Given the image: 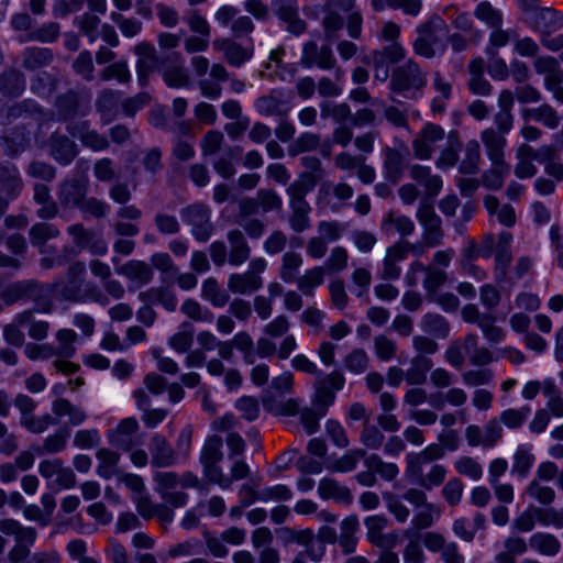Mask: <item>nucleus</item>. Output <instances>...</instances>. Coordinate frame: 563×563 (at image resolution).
Masks as SVG:
<instances>
[{
    "instance_id": "nucleus-29",
    "label": "nucleus",
    "mask_w": 563,
    "mask_h": 563,
    "mask_svg": "<svg viewBox=\"0 0 563 563\" xmlns=\"http://www.w3.org/2000/svg\"><path fill=\"white\" fill-rule=\"evenodd\" d=\"M23 189V180L18 167L10 162L0 163V191L4 198L15 199Z\"/></svg>"
},
{
    "instance_id": "nucleus-1",
    "label": "nucleus",
    "mask_w": 563,
    "mask_h": 563,
    "mask_svg": "<svg viewBox=\"0 0 563 563\" xmlns=\"http://www.w3.org/2000/svg\"><path fill=\"white\" fill-rule=\"evenodd\" d=\"M59 296L69 302H96L108 305L109 299L101 288L86 278V264L81 261L71 263L66 272V280L55 283Z\"/></svg>"
},
{
    "instance_id": "nucleus-33",
    "label": "nucleus",
    "mask_w": 563,
    "mask_h": 563,
    "mask_svg": "<svg viewBox=\"0 0 563 563\" xmlns=\"http://www.w3.org/2000/svg\"><path fill=\"white\" fill-rule=\"evenodd\" d=\"M213 46L223 53V57L229 65L236 68L241 67L252 57V51L228 38L214 41Z\"/></svg>"
},
{
    "instance_id": "nucleus-62",
    "label": "nucleus",
    "mask_w": 563,
    "mask_h": 563,
    "mask_svg": "<svg viewBox=\"0 0 563 563\" xmlns=\"http://www.w3.org/2000/svg\"><path fill=\"white\" fill-rule=\"evenodd\" d=\"M365 454L366 452L363 449L350 450L344 455L330 463L327 468L330 472H352L356 468L358 461L363 459Z\"/></svg>"
},
{
    "instance_id": "nucleus-59",
    "label": "nucleus",
    "mask_w": 563,
    "mask_h": 563,
    "mask_svg": "<svg viewBox=\"0 0 563 563\" xmlns=\"http://www.w3.org/2000/svg\"><path fill=\"white\" fill-rule=\"evenodd\" d=\"M57 345L54 346L55 357H73L76 353L77 333L71 329H60L56 332Z\"/></svg>"
},
{
    "instance_id": "nucleus-38",
    "label": "nucleus",
    "mask_w": 563,
    "mask_h": 563,
    "mask_svg": "<svg viewBox=\"0 0 563 563\" xmlns=\"http://www.w3.org/2000/svg\"><path fill=\"white\" fill-rule=\"evenodd\" d=\"M406 51L400 43H390L380 49H374L363 59L365 64H383L389 67L405 59Z\"/></svg>"
},
{
    "instance_id": "nucleus-11",
    "label": "nucleus",
    "mask_w": 563,
    "mask_h": 563,
    "mask_svg": "<svg viewBox=\"0 0 563 563\" xmlns=\"http://www.w3.org/2000/svg\"><path fill=\"white\" fill-rule=\"evenodd\" d=\"M88 179L85 177H67L57 185L56 198L64 210L78 209L88 195Z\"/></svg>"
},
{
    "instance_id": "nucleus-30",
    "label": "nucleus",
    "mask_w": 563,
    "mask_h": 563,
    "mask_svg": "<svg viewBox=\"0 0 563 563\" xmlns=\"http://www.w3.org/2000/svg\"><path fill=\"white\" fill-rule=\"evenodd\" d=\"M33 200L40 206L36 210V216L40 219L52 220L58 216L60 210L59 203L53 199L47 185L42 183L34 184Z\"/></svg>"
},
{
    "instance_id": "nucleus-14",
    "label": "nucleus",
    "mask_w": 563,
    "mask_h": 563,
    "mask_svg": "<svg viewBox=\"0 0 563 563\" xmlns=\"http://www.w3.org/2000/svg\"><path fill=\"white\" fill-rule=\"evenodd\" d=\"M38 473L49 481L52 487L57 489H69L76 485L74 471L64 465L60 459L43 460L38 464Z\"/></svg>"
},
{
    "instance_id": "nucleus-27",
    "label": "nucleus",
    "mask_w": 563,
    "mask_h": 563,
    "mask_svg": "<svg viewBox=\"0 0 563 563\" xmlns=\"http://www.w3.org/2000/svg\"><path fill=\"white\" fill-rule=\"evenodd\" d=\"M48 147L52 157L60 165H69L78 154L77 144L58 132L49 136Z\"/></svg>"
},
{
    "instance_id": "nucleus-41",
    "label": "nucleus",
    "mask_w": 563,
    "mask_h": 563,
    "mask_svg": "<svg viewBox=\"0 0 563 563\" xmlns=\"http://www.w3.org/2000/svg\"><path fill=\"white\" fill-rule=\"evenodd\" d=\"M433 362L426 355H415L410 367L406 371V382L409 385H422L427 382V374L432 369Z\"/></svg>"
},
{
    "instance_id": "nucleus-57",
    "label": "nucleus",
    "mask_w": 563,
    "mask_h": 563,
    "mask_svg": "<svg viewBox=\"0 0 563 563\" xmlns=\"http://www.w3.org/2000/svg\"><path fill=\"white\" fill-rule=\"evenodd\" d=\"M542 391L548 398L544 409L550 412V416L563 418V396L556 385L550 379L544 380Z\"/></svg>"
},
{
    "instance_id": "nucleus-31",
    "label": "nucleus",
    "mask_w": 563,
    "mask_h": 563,
    "mask_svg": "<svg viewBox=\"0 0 563 563\" xmlns=\"http://www.w3.org/2000/svg\"><path fill=\"white\" fill-rule=\"evenodd\" d=\"M405 260V250L401 245H396L395 243L388 246L383 258L379 278L383 280L398 279L401 274V267L399 264Z\"/></svg>"
},
{
    "instance_id": "nucleus-43",
    "label": "nucleus",
    "mask_w": 563,
    "mask_h": 563,
    "mask_svg": "<svg viewBox=\"0 0 563 563\" xmlns=\"http://www.w3.org/2000/svg\"><path fill=\"white\" fill-rule=\"evenodd\" d=\"M316 183L312 177L308 175H299L287 188L286 192L289 197V206L309 205L306 196L314 187Z\"/></svg>"
},
{
    "instance_id": "nucleus-21",
    "label": "nucleus",
    "mask_w": 563,
    "mask_h": 563,
    "mask_svg": "<svg viewBox=\"0 0 563 563\" xmlns=\"http://www.w3.org/2000/svg\"><path fill=\"white\" fill-rule=\"evenodd\" d=\"M89 96L86 98L75 90H68L58 96L55 108L60 120L68 121L76 115H85L88 111Z\"/></svg>"
},
{
    "instance_id": "nucleus-60",
    "label": "nucleus",
    "mask_w": 563,
    "mask_h": 563,
    "mask_svg": "<svg viewBox=\"0 0 563 563\" xmlns=\"http://www.w3.org/2000/svg\"><path fill=\"white\" fill-rule=\"evenodd\" d=\"M510 172L506 162L492 163V168L482 175L483 185L490 190H498L504 185V178Z\"/></svg>"
},
{
    "instance_id": "nucleus-9",
    "label": "nucleus",
    "mask_w": 563,
    "mask_h": 563,
    "mask_svg": "<svg viewBox=\"0 0 563 563\" xmlns=\"http://www.w3.org/2000/svg\"><path fill=\"white\" fill-rule=\"evenodd\" d=\"M267 262L263 257H255L249 263L246 272L231 274L228 278V288L233 294H251L263 286L261 274L266 269Z\"/></svg>"
},
{
    "instance_id": "nucleus-46",
    "label": "nucleus",
    "mask_w": 563,
    "mask_h": 563,
    "mask_svg": "<svg viewBox=\"0 0 563 563\" xmlns=\"http://www.w3.org/2000/svg\"><path fill=\"white\" fill-rule=\"evenodd\" d=\"M382 230L386 234H390L394 231L398 232L401 236L412 234L415 231L413 221L404 214H397L394 211H389L382 221Z\"/></svg>"
},
{
    "instance_id": "nucleus-52",
    "label": "nucleus",
    "mask_w": 563,
    "mask_h": 563,
    "mask_svg": "<svg viewBox=\"0 0 563 563\" xmlns=\"http://www.w3.org/2000/svg\"><path fill=\"white\" fill-rule=\"evenodd\" d=\"M25 88V79L22 73L11 69L0 75V95L18 97Z\"/></svg>"
},
{
    "instance_id": "nucleus-44",
    "label": "nucleus",
    "mask_w": 563,
    "mask_h": 563,
    "mask_svg": "<svg viewBox=\"0 0 563 563\" xmlns=\"http://www.w3.org/2000/svg\"><path fill=\"white\" fill-rule=\"evenodd\" d=\"M96 457L99 461L97 466V474L104 478L109 479L113 476L120 474L118 468V464L120 461V454L110 449L101 448L97 451Z\"/></svg>"
},
{
    "instance_id": "nucleus-16",
    "label": "nucleus",
    "mask_w": 563,
    "mask_h": 563,
    "mask_svg": "<svg viewBox=\"0 0 563 563\" xmlns=\"http://www.w3.org/2000/svg\"><path fill=\"white\" fill-rule=\"evenodd\" d=\"M445 137L444 130L434 123H427L412 141V151L416 158L430 159L437 150L438 142Z\"/></svg>"
},
{
    "instance_id": "nucleus-10",
    "label": "nucleus",
    "mask_w": 563,
    "mask_h": 563,
    "mask_svg": "<svg viewBox=\"0 0 563 563\" xmlns=\"http://www.w3.org/2000/svg\"><path fill=\"white\" fill-rule=\"evenodd\" d=\"M407 479L426 490L442 485L446 477V468L441 464L406 463Z\"/></svg>"
},
{
    "instance_id": "nucleus-58",
    "label": "nucleus",
    "mask_w": 563,
    "mask_h": 563,
    "mask_svg": "<svg viewBox=\"0 0 563 563\" xmlns=\"http://www.w3.org/2000/svg\"><path fill=\"white\" fill-rule=\"evenodd\" d=\"M474 16L490 29L501 26L504 20L503 12L489 1L479 2L474 9Z\"/></svg>"
},
{
    "instance_id": "nucleus-32",
    "label": "nucleus",
    "mask_w": 563,
    "mask_h": 563,
    "mask_svg": "<svg viewBox=\"0 0 563 563\" xmlns=\"http://www.w3.org/2000/svg\"><path fill=\"white\" fill-rule=\"evenodd\" d=\"M52 412L54 413L56 421L67 417V424L71 427L80 426L88 417L84 408L74 405L63 397L53 400Z\"/></svg>"
},
{
    "instance_id": "nucleus-51",
    "label": "nucleus",
    "mask_w": 563,
    "mask_h": 563,
    "mask_svg": "<svg viewBox=\"0 0 563 563\" xmlns=\"http://www.w3.org/2000/svg\"><path fill=\"white\" fill-rule=\"evenodd\" d=\"M432 87L438 93H440V96L433 98L431 101V110L433 113L441 114L445 111V101L451 98L452 85L450 81L445 80L439 71H435L433 75Z\"/></svg>"
},
{
    "instance_id": "nucleus-48",
    "label": "nucleus",
    "mask_w": 563,
    "mask_h": 563,
    "mask_svg": "<svg viewBox=\"0 0 563 563\" xmlns=\"http://www.w3.org/2000/svg\"><path fill=\"white\" fill-rule=\"evenodd\" d=\"M119 97V91L112 89H103L98 93L95 106L104 123H109L115 118Z\"/></svg>"
},
{
    "instance_id": "nucleus-19",
    "label": "nucleus",
    "mask_w": 563,
    "mask_h": 563,
    "mask_svg": "<svg viewBox=\"0 0 563 563\" xmlns=\"http://www.w3.org/2000/svg\"><path fill=\"white\" fill-rule=\"evenodd\" d=\"M255 110L263 117L284 118L291 109L289 100L280 89H272L267 95L258 97L254 102Z\"/></svg>"
},
{
    "instance_id": "nucleus-24",
    "label": "nucleus",
    "mask_w": 563,
    "mask_h": 563,
    "mask_svg": "<svg viewBox=\"0 0 563 563\" xmlns=\"http://www.w3.org/2000/svg\"><path fill=\"white\" fill-rule=\"evenodd\" d=\"M67 130L74 137H77L84 146L95 152L104 151L110 145L106 135L90 129L88 121L70 123Z\"/></svg>"
},
{
    "instance_id": "nucleus-42",
    "label": "nucleus",
    "mask_w": 563,
    "mask_h": 563,
    "mask_svg": "<svg viewBox=\"0 0 563 563\" xmlns=\"http://www.w3.org/2000/svg\"><path fill=\"white\" fill-rule=\"evenodd\" d=\"M481 146L477 140H470L463 147V158L459 172L464 175H475L479 170Z\"/></svg>"
},
{
    "instance_id": "nucleus-63",
    "label": "nucleus",
    "mask_w": 563,
    "mask_h": 563,
    "mask_svg": "<svg viewBox=\"0 0 563 563\" xmlns=\"http://www.w3.org/2000/svg\"><path fill=\"white\" fill-rule=\"evenodd\" d=\"M302 262V256L299 253L294 251L286 252L282 257L280 278L286 283L297 280V273Z\"/></svg>"
},
{
    "instance_id": "nucleus-34",
    "label": "nucleus",
    "mask_w": 563,
    "mask_h": 563,
    "mask_svg": "<svg viewBox=\"0 0 563 563\" xmlns=\"http://www.w3.org/2000/svg\"><path fill=\"white\" fill-rule=\"evenodd\" d=\"M318 495L323 500H334L344 505L352 503L351 490L331 477H323L318 485Z\"/></svg>"
},
{
    "instance_id": "nucleus-4",
    "label": "nucleus",
    "mask_w": 563,
    "mask_h": 563,
    "mask_svg": "<svg viewBox=\"0 0 563 563\" xmlns=\"http://www.w3.org/2000/svg\"><path fill=\"white\" fill-rule=\"evenodd\" d=\"M0 532L14 538V545L8 552L9 563H26L31 556L37 531L33 527H25L12 518L0 520Z\"/></svg>"
},
{
    "instance_id": "nucleus-50",
    "label": "nucleus",
    "mask_w": 563,
    "mask_h": 563,
    "mask_svg": "<svg viewBox=\"0 0 563 563\" xmlns=\"http://www.w3.org/2000/svg\"><path fill=\"white\" fill-rule=\"evenodd\" d=\"M461 150V143L456 131H452L448 135V144L440 152L435 166L440 169L453 167L459 162V152Z\"/></svg>"
},
{
    "instance_id": "nucleus-56",
    "label": "nucleus",
    "mask_w": 563,
    "mask_h": 563,
    "mask_svg": "<svg viewBox=\"0 0 563 563\" xmlns=\"http://www.w3.org/2000/svg\"><path fill=\"white\" fill-rule=\"evenodd\" d=\"M445 451L440 443H432L419 452L406 454L405 463L434 464L435 461L443 459Z\"/></svg>"
},
{
    "instance_id": "nucleus-5",
    "label": "nucleus",
    "mask_w": 563,
    "mask_h": 563,
    "mask_svg": "<svg viewBox=\"0 0 563 563\" xmlns=\"http://www.w3.org/2000/svg\"><path fill=\"white\" fill-rule=\"evenodd\" d=\"M426 85V73L412 58H408L391 71L389 89L395 93H405L411 90L421 91Z\"/></svg>"
},
{
    "instance_id": "nucleus-45",
    "label": "nucleus",
    "mask_w": 563,
    "mask_h": 563,
    "mask_svg": "<svg viewBox=\"0 0 563 563\" xmlns=\"http://www.w3.org/2000/svg\"><path fill=\"white\" fill-rule=\"evenodd\" d=\"M135 53L140 56L136 64L139 81L144 86L148 71L156 63V51L152 44L142 42L135 46Z\"/></svg>"
},
{
    "instance_id": "nucleus-64",
    "label": "nucleus",
    "mask_w": 563,
    "mask_h": 563,
    "mask_svg": "<svg viewBox=\"0 0 563 563\" xmlns=\"http://www.w3.org/2000/svg\"><path fill=\"white\" fill-rule=\"evenodd\" d=\"M180 312L192 321L211 323L214 314L195 299H186L180 306Z\"/></svg>"
},
{
    "instance_id": "nucleus-13",
    "label": "nucleus",
    "mask_w": 563,
    "mask_h": 563,
    "mask_svg": "<svg viewBox=\"0 0 563 563\" xmlns=\"http://www.w3.org/2000/svg\"><path fill=\"white\" fill-rule=\"evenodd\" d=\"M139 430L140 424L135 418H124L108 432V440L118 450L130 452L143 443V438L137 434Z\"/></svg>"
},
{
    "instance_id": "nucleus-17",
    "label": "nucleus",
    "mask_w": 563,
    "mask_h": 563,
    "mask_svg": "<svg viewBox=\"0 0 563 563\" xmlns=\"http://www.w3.org/2000/svg\"><path fill=\"white\" fill-rule=\"evenodd\" d=\"M383 153L384 176L388 181L396 184L404 174L409 157V150L404 142H399L395 147L385 146Z\"/></svg>"
},
{
    "instance_id": "nucleus-28",
    "label": "nucleus",
    "mask_w": 563,
    "mask_h": 563,
    "mask_svg": "<svg viewBox=\"0 0 563 563\" xmlns=\"http://www.w3.org/2000/svg\"><path fill=\"white\" fill-rule=\"evenodd\" d=\"M210 78L199 79L197 85L202 97L217 100L222 95L221 82L229 80L230 75L222 64L216 63L210 66Z\"/></svg>"
},
{
    "instance_id": "nucleus-7",
    "label": "nucleus",
    "mask_w": 563,
    "mask_h": 563,
    "mask_svg": "<svg viewBox=\"0 0 563 563\" xmlns=\"http://www.w3.org/2000/svg\"><path fill=\"white\" fill-rule=\"evenodd\" d=\"M300 65L303 68L335 69V79L340 80L343 77V70L336 67V58L333 55L332 48L329 45L319 46L314 41L303 43Z\"/></svg>"
},
{
    "instance_id": "nucleus-8",
    "label": "nucleus",
    "mask_w": 563,
    "mask_h": 563,
    "mask_svg": "<svg viewBox=\"0 0 563 563\" xmlns=\"http://www.w3.org/2000/svg\"><path fill=\"white\" fill-rule=\"evenodd\" d=\"M183 220L191 228L192 236L201 243L209 241L213 233L211 209L201 202L189 205L180 211Z\"/></svg>"
},
{
    "instance_id": "nucleus-6",
    "label": "nucleus",
    "mask_w": 563,
    "mask_h": 563,
    "mask_svg": "<svg viewBox=\"0 0 563 563\" xmlns=\"http://www.w3.org/2000/svg\"><path fill=\"white\" fill-rule=\"evenodd\" d=\"M345 378L342 373L334 371L330 374H319L313 384V406L320 415H327L329 407L335 400V393L344 387Z\"/></svg>"
},
{
    "instance_id": "nucleus-55",
    "label": "nucleus",
    "mask_w": 563,
    "mask_h": 563,
    "mask_svg": "<svg viewBox=\"0 0 563 563\" xmlns=\"http://www.w3.org/2000/svg\"><path fill=\"white\" fill-rule=\"evenodd\" d=\"M420 328L435 338L445 339L450 333V323L439 313H427L420 321Z\"/></svg>"
},
{
    "instance_id": "nucleus-12",
    "label": "nucleus",
    "mask_w": 563,
    "mask_h": 563,
    "mask_svg": "<svg viewBox=\"0 0 563 563\" xmlns=\"http://www.w3.org/2000/svg\"><path fill=\"white\" fill-rule=\"evenodd\" d=\"M417 219L423 228V243L429 247L441 245L444 238L441 218L435 213L432 203L421 201L417 210Z\"/></svg>"
},
{
    "instance_id": "nucleus-37",
    "label": "nucleus",
    "mask_w": 563,
    "mask_h": 563,
    "mask_svg": "<svg viewBox=\"0 0 563 563\" xmlns=\"http://www.w3.org/2000/svg\"><path fill=\"white\" fill-rule=\"evenodd\" d=\"M411 179L424 187L429 197H435L442 189V179L439 175L432 174L428 166L415 164L409 169Z\"/></svg>"
},
{
    "instance_id": "nucleus-53",
    "label": "nucleus",
    "mask_w": 563,
    "mask_h": 563,
    "mask_svg": "<svg viewBox=\"0 0 563 563\" xmlns=\"http://www.w3.org/2000/svg\"><path fill=\"white\" fill-rule=\"evenodd\" d=\"M59 235V230L56 225L47 222H37L33 224L29 231L31 244L35 247H44L45 243L52 239H56ZM42 254L46 253L44 250H40Z\"/></svg>"
},
{
    "instance_id": "nucleus-25",
    "label": "nucleus",
    "mask_w": 563,
    "mask_h": 563,
    "mask_svg": "<svg viewBox=\"0 0 563 563\" xmlns=\"http://www.w3.org/2000/svg\"><path fill=\"white\" fill-rule=\"evenodd\" d=\"M151 463L154 467L166 468L176 464L177 454L166 438L155 433L150 442Z\"/></svg>"
},
{
    "instance_id": "nucleus-22",
    "label": "nucleus",
    "mask_w": 563,
    "mask_h": 563,
    "mask_svg": "<svg viewBox=\"0 0 563 563\" xmlns=\"http://www.w3.org/2000/svg\"><path fill=\"white\" fill-rule=\"evenodd\" d=\"M162 75L164 82L170 88H187L191 86L190 75L184 66L179 54H174L163 62Z\"/></svg>"
},
{
    "instance_id": "nucleus-36",
    "label": "nucleus",
    "mask_w": 563,
    "mask_h": 563,
    "mask_svg": "<svg viewBox=\"0 0 563 563\" xmlns=\"http://www.w3.org/2000/svg\"><path fill=\"white\" fill-rule=\"evenodd\" d=\"M521 117L526 121L534 120L550 130L556 129L562 121V117L549 103H542L537 108H523Z\"/></svg>"
},
{
    "instance_id": "nucleus-20",
    "label": "nucleus",
    "mask_w": 563,
    "mask_h": 563,
    "mask_svg": "<svg viewBox=\"0 0 563 563\" xmlns=\"http://www.w3.org/2000/svg\"><path fill=\"white\" fill-rule=\"evenodd\" d=\"M273 12L286 23L287 32L298 36L307 29V23L299 16L297 0H272Z\"/></svg>"
},
{
    "instance_id": "nucleus-15",
    "label": "nucleus",
    "mask_w": 563,
    "mask_h": 563,
    "mask_svg": "<svg viewBox=\"0 0 563 563\" xmlns=\"http://www.w3.org/2000/svg\"><path fill=\"white\" fill-rule=\"evenodd\" d=\"M504 435V429L497 418H492L481 428L471 424L465 429V438L470 446L494 448Z\"/></svg>"
},
{
    "instance_id": "nucleus-3",
    "label": "nucleus",
    "mask_w": 563,
    "mask_h": 563,
    "mask_svg": "<svg viewBox=\"0 0 563 563\" xmlns=\"http://www.w3.org/2000/svg\"><path fill=\"white\" fill-rule=\"evenodd\" d=\"M449 33L446 23L438 15H432L428 21L417 27V37L412 43L415 54L431 59L438 54H443L446 48L445 36Z\"/></svg>"
},
{
    "instance_id": "nucleus-39",
    "label": "nucleus",
    "mask_w": 563,
    "mask_h": 563,
    "mask_svg": "<svg viewBox=\"0 0 563 563\" xmlns=\"http://www.w3.org/2000/svg\"><path fill=\"white\" fill-rule=\"evenodd\" d=\"M27 322H30V313L21 311L14 316L10 323L3 327V338L9 345L24 347L26 344L25 335L21 328L26 327Z\"/></svg>"
},
{
    "instance_id": "nucleus-18",
    "label": "nucleus",
    "mask_w": 563,
    "mask_h": 563,
    "mask_svg": "<svg viewBox=\"0 0 563 563\" xmlns=\"http://www.w3.org/2000/svg\"><path fill=\"white\" fill-rule=\"evenodd\" d=\"M67 233L79 250L88 249L95 256H102L108 252L107 242L92 230L86 229L82 223L69 225Z\"/></svg>"
},
{
    "instance_id": "nucleus-49",
    "label": "nucleus",
    "mask_w": 563,
    "mask_h": 563,
    "mask_svg": "<svg viewBox=\"0 0 563 563\" xmlns=\"http://www.w3.org/2000/svg\"><path fill=\"white\" fill-rule=\"evenodd\" d=\"M119 273L140 285L148 284L153 278V269L151 265L135 260L125 263L120 268Z\"/></svg>"
},
{
    "instance_id": "nucleus-35",
    "label": "nucleus",
    "mask_w": 563,
    "mask_h": 563,
    "mask_svg": "<svg viewBox=\"0 0 563 563\" xmlns=\"http://www.w3.org/2000/svg\"><path fill=\"white\" fill-rule=\"evenodd\" d=\"M481 140L492 163L505 162V134L495 131L494 128H487L481 132Z\"/></svg>"
},
{
    "instance_id": "nucleus-26",
    "label": "nucleus",
    "mask_w": 563,
    "mask_h": 563,
    "mask_svg": "<svg viewBox=\"0 0 563 563\" xmlns=\"http://www.w3.org/2000/svg\"><path fill=\"white\" fill-rule=\"evenodd\" d=\"M229 243L228 263L232 266H241L251 257V246L244 232L240 229H231L227 232Z\"/></svg>"
},
{
    "instance_id": "nucleus-54",
    "label": "nucleus",
    "mask_w": 563,
    "mask_h": 563,
    "mask_svg": "<svg viewBox=\"0 0 563 563\" xmlns=\"http://www.w3.org/2000/svg\"><path fill=\"white\" fill-rule=\"evenodd\" d=\"M424 275L422 286L426 291V298L434 297V294L448 282V274L435 266L424 265L422 271Z\"/></svg>"
},
{
    "instance_id": "nucleus-23",
    "label": "nucleus",
    "mask_w": 563,
    "mask_h": 563,
    "mask_svg": "<svg viewBox=\"0 0 563 563\" xmlns=\"http://www.w3.org/2000/svg\"><path fill=\"white\" fill-rule=\"evenodd\" d=\"M530 21L532 29L540 33V40L563 29V14L551 7L536 9Z\"/></svg>"
},
{
    "instance_id": "nucleus-61",
    "label": "nucleus",
    "mask_w": 563,
    "mask_h": 563,
    "mask_svg": "<svg viewBox=\"0 0 563 563\" xmlns=\"http://www.w3.org/2000/svg\"><path fill=\"white\" fill-rule=\"evenodd\" d=\"M53 59L51 49L44 47H31L23 52V66L35 70L47 66Z\"/></svg>"
},
{
    "instance_id": "nucleus-40",
    "label": "nucleus",
    "mask_w": 563,
    "mask_h": 563,
    "mask_svg": "<svg viewBox=\"0 0 563 563\" xmlns=\"http://www.w3.org/2000/svg\"><path fill=\"white\" fill-rule=\"evenodd\" d=\"M529 547L543 556H555L561 551V542L552 533L536 532L529 539Z\"/></svg>"
},
{
    "instance_id": "nucleus-47",
    "label": "nucleus",
    "mask_w": 563,
    "mask_h": 563,
    "mask_svg": "<svg viewBox=\"0 0 563 563\" xmlns=\"http://www.w3.org/2000/svg\"><path fill=\"white\" fill-rule=\"evenodd\" d=\"M201 298L214 308L224 307L230 299L227 290L222 289L214 277H208L201 285Z\"/></svg>"
},
{
    "instance_id": "nucleus-2",
    "label": "nucleus",
    "mask_w": 563,
    "mask_h": 563,
    "mask_svg": "<svg viewBox=\"0 0 563 563\" xmlns=\"http://www.w3.org/2000/svg\"><path fill=\"white\" fill-rule=\"evenodd\" d=\"M1 300L12 306L21 300H30L37 312L47 313L52 310V300L47 285L36 279H22L10 283L0 292Z\"/></svg>"
}]
</instances>
